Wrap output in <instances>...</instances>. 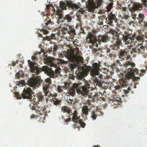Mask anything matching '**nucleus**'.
Wrapping results in <instances>:
<instances>
[{
    "label": "nucleus",
    "instance_id": "1",
    "mask_svg": "<svg viewBox=\"0 0 147 147\" xmlns=\"http://www.w3.org/2000/svg\"><path fill=\"white\" fill-rule=\"evenodd\" d=\"M122 39L125 45H128L131 43L132 41H135L136 42L138 41L142 42L141 43L136 45L131 50V54H133V52L138 54H143L144 52L145 48L147 46V41H144V36L143 35H140L134 33L133 34L129 33L127 32H125L123 34Z\"/></svg>",
    "mask_w": 147,
    "mask_h": 147
},
{
    "label": "nucleus",
    "instance_id": "2",
    "mask_svg": "<svg viewBox=\"0 0 147 147\" xmlns=\"http://www.w3.org/2000/svg\"><path fill=\"white\" fill-rule=\"evenodd\" d=\"M28 62L31 72L34 73L35 75H38L41 71H43L48 76H50V78H54L57 77V75L60 73V68L57 66L55 67L56 69L54 71L52 68L47 66H44L41 68L40 67L39 65H36L37 64L35 62H33L30 60H28Z\"/></svg>",
    "mask_w": 147,
    "mask_h": 147
},
{
    "label": "nucleus",
    "instance_id": "3",
    "mask_svg": "<svg viewBox=\"0 0 147 147\" xmlns=\"http://www.w3.org/2000/svg\"><path fill=\"white\" fill-rule=\"evenodd\" d=\"M128 69V72L125 75V78H122L121 79L123 86L129 85L130 87L133 84L134 82L136 80V79H138L140 78L139 77H137L135 76V73L141 77L146 73V70L144 69H142L140 71H139L138 69H136L132 72H131L132 70L131 68L129 69Z\"/></svg>",
    "mask_w": 147,
    "mask_h": 147
},
{
    "label": "nucleus",
    "instance_id": "4",
    "mask_svg": "<svg viewBox=\"0 0 147 147\" xmlns=\"http://www.w3.org/2000/svg\"><path fill=\"white\" fill-rule=\"evenodd\" d=\"M16 95L17 98L19 99L22 98L23 99H29L31 103L33 102H35V101L36 100L40 102L44 98V96L41 93L39 92L35 95L33 94V92L30 88H24L21 95L18 92H16Z\"/></svg>",
    "mask_w": 147,
    "mask_h": 147
},
{
    "label": "nucleus",
    "instance_id": "5",
    "mask_svg": "<svg viewBox=\"0 0 147 147\" xmlns=\"http://www.w3.org/2000/svg\"><path fill=\"white\" fill-rule=\"evenodd\" d=\"M60 8L61 9H58L55 11L54 9L53 11V8L52 7L50 9L52 11L53 13H55L56 15L58 16L59 19L63 18V11L62 10H66L67 8L69 9L71 8L73 10H76L80 8V6L77 4L73 3L70 1H66V2L61 1L60 2Z\"/></svg>",
    "mask_w": 147,
    "mask_h": 147
},
{
    "label": "nucleus",
    "instance_id": "6",
    "mask_svg": "<svg viewBox=\"0 0 147 147\" xmlns=\"http://www.w3.org/2000/svg\"><path fill=\"white\" fill-rule=\"evenodd\" d=\"M80 53H81V51H79L78 48L76 49H71L67 50L66 56L67 59L71 62L82 61L83 58L80 55Z\"/></svg>",
    "mask_w": 147,
    "mask_h": 147
},
{
    "label": "nucleus",
    "instance_id": "7",
    "mask_svg": "<svg viewBox=\"0 0 147 147\" xmlns=\"http://www.w3.org/2000/svg\"><path fill=\"white\" fill-rule=\"evenodd\" d=\"M109 32L113 35L111 42L113 45L110 46V47L113 50H117L120 48V46L122 44V40L119 38V34L113 29H111Z\"/></svg>",
    "mask_w": 147,
    "mask_h": 147
},
{
    "label": "nucleus",
    "instance_id": "8",
    "mask_svg": "<svg viewBox=\"0 0 147 147\" xmlns=\"http://www.w3.org/2000/svg\"><path fill=\"white\" fill-rule=\"evenodd\" d=\"M45 63L51 67H56L60 66V65L67 64L68 63V61H65L61 59H55L54 58L49 57L45 59Z\"/></svg>",
    "mask_w": 147,
    "mask_h": 147
},
{
    "label": "nucleus",
    "instance_id": "9",
    "mask_svg": "<svg viewBox=\"0 0 147 147\" xmlns=\"http://www.w3.org/2000/svg\"><path fill=\"white\" fill-rule=\"evenodd\" d=\"M82 83L81 81L77 82V83H74L72 85L71 88L69 92H67V93L72 96L76 95V93L81 94L83 96V92L82 91Z\"/></svg>",
    "mask_w": 147,
    "mask_h": 147
},
{
    "label": "nucleus",
    "instance_id": "10",
    "mask_svg": "<svg viewBox=\"0 0 147 147\" xmlns=\"http://www.w3.org/2000/svg\"><path fill=\"white\" fill-rule=\"evenodd\" d=\"M84 1L88 2L87 6V9L88 11L94 12L96 9L100 7L102 4L103 0H83Z\"/></svg>",
    "mask_w": 147,
    "mask_h": 147
},
{
    "label": "nucleus",
    "instance_id": "11",
    "mask_svg": "<svg viewBox=\"0 0 147 147\" xmlns=\"http://www.w3.org/2000/svg\"><path fill=\"white\" fill-rule=\"evenodd\" d=\"M98 42V39H97L96 34V31L93 30L91 32H88L86 38V43L90 44L91 46L94 45L96 47H98L96 42Z\"/></svg>",
    "mask_w": 147,
    "mask_h": 147
},
{
    "label": "nucleus",
    "instance_id": "12",
    "mask_svg": "<svg viewBox=\"0 0 147 147\" xmlns=\"http://www.w3.org/2000/svg\"><path fill=\"white\" fill-rule=\"evenodd\" d=\"M91 69L90 66H87L86 64H84V66H82L80 68L79 71V74L76 75V77L79 81H81L84 79V78L86 77L87 75V73L89 72V69Z\"/></svg>",
    "mask_w": 147,
    "mask_h": 147
},
{
    "label": "nucleus",
    "instance_id": "13",
    "mask_svg": "<svg viewBox=\"0 0 147 147\" xmlns=\"http://www.w3.org/2000/svg\"><path fill=\"white\" fill-rule=\"evenodd\" d=\"M43 82L40 77L38 76L30 78L28 81V83L30 87H33L34 89L40 86Z\"/></svg>",
    "mask_w": 147,
    "mask_h": 147
},
{
    "label": "nucleus",
    "instance_id": "14",
    "mask_svg": "<svg viewBox=\"0 0 147 147\" xmlns=\"http://www.w3.org/2000/svg\"><path fill=\"white\" fill-rule=\"evenodd\" d=\"M81 81L82 83V91L83 92V96H86L87 95H89L90 89L91 90V85L92 83L90 80L88 81L85 79H83Z\"/></svg>",
    "mask_w": 147,
    "mask_h": 147
},
{
    "label": "nucleus",
    "instance_id": "15",
    "mask_svg": "<svg viewBox=\"0 0 147 147\" xmlns=\"http://www.w3.org/2000/svg\"><path fill=\"white\" fill-rule=\"evenodd\" d=\"M52 81L50 78L46 79L45 82L42 85V89L45 94V96H48L50 98V96L52 95V94L49 90L50 85L51 84Z\"/></svg>",
    "mask_w": 147,
    "mask_h": 147
},
{
    "label": "nucleus",
    "instance_id": "16",
    "mask_svg": "<svg viewBox=\"0 0 147 147\" xmlns=\"http://www.w3.org/2000/svg\"><path fill=\"white\" fill-rule=\"evenodd\" d=\"M38 101L36 100L34 102L31 103L33 104L32 105H30V108L32 110H35L37 113H39L40 115H42L44 113L43 111L45 110V106H43L42 105L40 104Z\"/></svg>",
    "mask_w": 147,
    "mask_h": 147
},
{
    "label": "nucleus",
    "instance_id": "17",
    "mask_svg": "<svg viewBox=\"0 0 147 147\" xmlns=\"http://www.w3.org/2000/svg\"><path fill=\"white\" fill-rule=\"evenodd\" d=\"M131 3L133 4L132 7H131L130 4L128 5V8L129 11L131 13H134L135 11L142 10L143 7L142 4L137 2H134L131 0Z\"/></svg>",
    "mask_w": 147,
    "mask_h": 147
},
{
    "label": "nucleus",
    "instance_id": "18",
    "mask_svg": "<svg viewBox=\"0 0 147 147\" xmlns=\"http://www.w3.org/2000/svg\"><path fill=\"white\" fill-rule=\"evenodd\" d=\"M127 49H121L118 52L119 57L122 60H129L130 59L129 55Z\"/></svg>",
    "mask_w": 147,
    "mask_h": 147
},
{
    "label": "nucleus",
    "instance_id": "19",
    "mask_svg": "<svg viewBox=\"0 0 147 147\" xmlns=\"http://www.w3.org/2000/svg\"><path fill=\"white\" fill-rule=\"evenodd\" d=\"M62 31L65 34L67 33L68 34H72V35L76 34L75 30L72 27L69 25L68 24H64L62 27Z\"/></svg>",
    "mask_w": 147,
    "mask_h": 147
},
{
    "label": "nucleus",
    "instance_id": "20",
    "mask_svg": "<svg viewBox=\"0 0 147 147\" xmlns=\"http://www.w3.org/2000/svg\"><path fill=\"white\" fill-rule=\"evenodd\" d=\"M101 65L100 64L97 63H95L93 64L92 68L91 67V69H89V71H90L92 72V76L94 77L96 75H98L99 71L101 70L100 67Z\"/></svg>",
    "mask_w": 147,
    "mask_h": 147
},
{
    "label": "nucleus",
    "instance_id": "21",
    "mask_svg": "<svg viewBox=\"0 0 147 147\" xmlns=\"http://www.w3.org/2000/svg\"><path fill=\"white\" fill-rule=\"evenodd\" d=\"M117 19L115 14L113 13L112 12H111L108 13L107 17L106 18L105 22L110 25L112 26L114 21L115 22L117 21Z\"/></svg>",
    "mask_w": 147,
    "mask_h": 147
},
{
    "label": "nucleus",
    "instance_id": "22",
    "mask_svg": "<svg viewBox=\"0 0 147 147\" xmlns=\"http://www.w3.org/2000/svg\"><path fill=\"white\" fill-rule=\"evenodd\" d=\"M97 76L99 75L98 77H96L94 80V82L96 83V85H98L99 87H102L103 86V83H104L105 81L102 80H103L105 77L102 74H99Z\"/></svg>",
    "mask_w": 147,
    "mask_h": 147
},
{
    "label": "nucleus",
    "instance_id": "23",
    "mask_svg": "<svg viewBox=\"0 0 147 147\" xmlns=\"http://www.w3.org/2000/svg\"><path fill=\"white\" fill-rule=\"evenodd\" d=\"M52 95L50 96V98L48 96H46L45 98L46 99L47 102H48L49 101H51V102H52L53 101V102L54 105L56 106H58L59 105H61V103L62 102L61 100L56 98H52V99H51V97H52L53 95V94H52Z\"/></svg>",
    "mask_w": 147,
    "mask_h": 147
},
{
    "label": "nucleus",
    "instance_id": "24",
    "mask_svg": "<svg viewBox=\"0 0 147 147\" xmlns=\"http://www.w3.org/2000/svg\"><path fill=\"white\" fill-rule=\"evenodd\" d=\"M110 38V37L107 35H99L98 38V42L100 44L101 42H108Z\"/></svg>",
    "mask_w": 147,
    "mask_h": 147
},
{
    "label": "nucleus",
    "instance_id": "25",
    "mask_svg": "<svg viewBox=\"0 0 147 147\" xmlns=\"http://www.w3.org/2000/svg\"><path fill=\"white\" fill-rule=\"evenodd\" d=\"M123 64L124 65H123V66L124 67L126 68H127L128 66L129 65H130V67H129L127 69V72H128V69L129 68H131L132 69V70L131 71V72H132L134 70H132L133 69H134V68L135 67V64L134 63H132L131 58L130 57V59L129 60H127L125 63H123Z\"/></svg>",
    "mask_w": 147,
    "mask_h": 147
},
{
    "label": "nucleus",
    "instance_id": "26",
    "mask_svg": "<svg viewBox=\"0 0 147 147\" xmlns=\"http://www.w3.org/2000/svg\"><path fill=\"white\" fill-rule=\"evenodd\" d=\"M73 16L72 14H68L64 16L62 21L63 22H65L68 24H69L73 22Z\"/></svg>",
    "mask_w": 147,
    "mask_h": 147
},
{
    "label": "nucleus",
    "instance_id": "27",
    "mask_svg": "<svg viewBox=\"0 0 147 147\" xmlns=\"http://www.w3.org/2000/svg\"><path fill=\"white\" fill-rule=\"evenodd\" d=\"M58 46L56 45V44L53 45V46H51L48 50L47 51V52L49 53L53 54L54 56L55 55V53L56 51L58 49Z\"/></svg>",
    "mask_w": 147,
    "mask_h": 147
},
{
    "label": "nucleus",
    "instance_id": "28",
    "mask_svg": "<svg viewBox=\"0 0 147 147\" xmlns=\"http://www.w3.org/2000/svg\"><path fill=\"white\" fill-rule=\"evenodd\" d=\"M61 110L63 113L66 112L69 115L70 114H72L71 113H72V110L66 106L62 107Z\"/></svg>",
    "mask_w": 147,
    "mask_h": 147
},
{
    "label": "nucleus",
    "instance_id": "29",
    "mask_svg": "<svg viewBox=\"0 0 147 147\" xmlns=\"http://www.w3.org/2000/svg\"><path fill=\"white\" fill-rule=\"evenodd\" d=\"M99 111H98L97 110H95L92 111L91 113V117L93 120H95L97 116L99 115L98 113Z\"/></svg>",
    "mask_w": 147,
    "mask_h": 147
},
{
    "label": "nucleus",
    "instance_id": "30",
    "mask_svg": "<svg viewBox=\"0 0 147 147\" xmlns=\"http://www.w3.org/2000/svg\"><path fill=\"white\" fill-rule=\"evenodd\" d=\"M91 108V107H90V108L89 109L87 106L85 105L84 106L82 109V113L86 116L87 115H88V111H90V109Z\"/></svg>",
    "mask_w": 147,
    "mask_h": 147
},
{
    "label": "nucleus",
    "instance_id": "31",
    "mask_svg": "<svg viewBox=\"0 0 147 147\" xmlns=\"http://www.w3.org/2000/svg\"><path fill=\"white\" fill-rule=\"evenodd\" d=\"M71 114H70V115H72V120L73 121H74L78 120L79 118L77 115L78 113H77V111L75 110L73 113L72 112Z\"/></svg>",
    "mask_w": 147,
    "mask_h": 147
},
{
    "label": "nucleus",
    "instance_id": "32",
    "mask_svg": "<svg viewBox=\"0 0 147 147\" xmlns=\"http://www.w3.org/2000/svg\"><path fill=\"white\" fill-rule=\"evenodd\" d=\"M86 12L84 9H80L78 10V13H77V17L79 18L80 16H82V15H86Z\"/></svg>",
    "mask_w": 147,
    "mask_h": 147
},
{
    "label": "nucleus",
    "instance_id": "33",
    "mask_svg": "<svg viewBox=\"0 0 147 147\" xmlns=\"http://www.w3.org/2000/svg\"><path fill=\"white\" fill-rule=\"evenodd\" d=\"M145 15L143 13H140L138 15V17L137 18L138 20H139V22H142L145 18Z\"/></svg>",
    "mask_w": 147,
    "mask_h": 147
},
{
    "label": "nucleus",
    "instance_id": "34",
    "mask_svg": "<svg viewBox=\"0 0 147 147\" xmlns=\"http://www.w3.org/2000/svg\"><path fill=\"white\" fill-rule=\"evenodd\" d=\"M80 62V61L76 62V61H74L72 62L73 63H69V65H70V66L69 67L70 69L72 71L77 66V63H75L74 62L78 63Z\"/></svg>",
    "mask_w": 147,
    "mask_h": 147
},
{
    "label": "nucleus",
    "instance_id": "35",
    "mask_svg": "<svg viewBox=\"0 0 147 147\" xmlns=\"http://www.w3.org/2000/svg\"><path fill=\"white\" fill-rule=\"evenodd\" d=\"M118 64H116V63H114L111 65L110 67L113 70H115L116 71H118L119 70V68L118 67Z\"/></svg>",
    "mask_w": 147,
    "mask_h": 147
},
{
    "label": "nucleus",
    "instance_id": "36",
    "mask_svg": "<svg viewBox=\"0 0 147 147\" xmlns=\"http://www.w3.org/2000/svg\"><path fill=\"white\" fill-rule=\"evenodd\" d=\"M64 85L66 89H67V90L68 91V92H69L70 90L71 89V87L72 86L71 84H70L69 83V82H65L64 83Z\"/></svg>",
    "mask_w": 147,
    "mask_h": 147
},
{
    "label": "nucleus",
    "instance_id": "37",
    "mask_svg": "<svg viewBox=\"0 0 147 147\" xmlns=\"http://www.w3.org/2000/svg\"><path fill=\"white\" fill-rule=\"evenodd\" d=\"M79 121H78L76 120L75 121H74V123L73 125V128L75 129L76 128H79L80 126V120H79Z\"/></svg>",
    "mask_w": 147,
    "mask_h": 147
},
{
    "label": "nucleus",
    "instance_id": "38",
    "mask_svg": "<svg viewBox=\"0 0 147 147\" xmlns=\"http://www.w3.org/2000/svg\"><path fill=\"white\" fill-rule=\"evenodd\" d=\"M16 77L18 78H22L23 76V73L22 71H19L17 72L15 76Z\"/></svg>",
    "mask_w": 147,
    "mask_h": 147
},
{
    "label": "nucleus",
    "instance_id": "39",
    "mask_svg": "<svg viewBox=\"0 0 147 147\" xmlns=\"http://www.w3.org/2000/svg\"><path fill=\"white\" fill-rule=\"evenodd\" d=\"M25 83V81L24 80H21L19 82H17V85L20 87L22 86Z\"/></svg>",
    "mask_w": 147,
    "mask_h": 147
},
{
    "label": "nucleus",
    "instance_id": "40",
    "mask_svg": "<svg viewBox=\"0 0 147 147\" xmlns=\"http://www.w3.org/2000/svg\"><path fill=\"white\" fill-rule=\"evenodd\" d=\"M120 85H117L115 86V89L116 90H119V89H121V88H122V87H123L124 86H122L123 84H122V80H121V81L120 82Z\"/></svg>",
    "mask_w": 147,
    "mask_h": 147
},
{
    "label": "nucleus",
    "instance_id": "41",
    "mask_svg": "<svg viewBox=\"0 0 147 147\" xmlns=\"http://www.w3.org/2000/svg\"><path fill=\"white\" fill-rule=\"evenodd\" d=\"M113 3H110L108 6L107 7V11H110L111 10L112 6Z\"/></svg>",
    "mask_w": 147,
    "mask_h": 147
},
{
    "label": "nucleus",
    "instance_id": "42",
    "mask_svg": "<svg viewBox=\"0 0 147 147\" xmlns=\"http://www.w3.org/2000/svg\"><path fill=\"white\" fill-rule=\"evenodd\" d=\"M115 63H116V64L118 65V66L119 65L121 67L123 66L124 65L123 63L121 64L119 60H117L116 61Z\"/></svg>",
    "mask_w": 147,
    "mask_h": 147
},
{
    "label": "nucleus",
    "instance_id": "43",
    "mask_svg": "<svg viewBox=\"0 0 147 147\" xmlns=\"http://www.w3.org/2000/svg\"><path fill=\"white\" fill-rule=\"evenodd\" d=\"M131 89L129 86L127 90H124V92L126 94H128L129 91L131 90Z\"/></svg>",
    "mask_w": 147,
    "mask_h": 147
},
{
    "label": "nucleus",
    "instance_id": "44",
    "mask_svg": "<svg viewBox=\"0 0 147 147\" xmlns=\"http://www.w3.org/2000/svg\"><path fill=\"white\" fill-rule=\"evenodd\" d=\"M57 90L59 92H63V90L62 89L61 86H58L57 88Z\"/></svg>",
    "mask_w": 147,
    "mask_h": 147
},
{
    "label": "nucleus",
    "instance_id": "45",
    "mask_svg": "<svg viewBox=\"0 0 147 147\" xmlns=\"http://www.w3.org/2000/svg\"><path fill=\"white\" fill-rule=\"evenodd\" d=\"M76 77L73 74H70L69 76V78L74 80H75Z\"/></svg>",
    "mask_w": 147,
    "mask_h": 147
},
{
    "label": "nucleus",
    "instance_id": "46",
    "mask_svg": "<svg viewBox=\"0 0 147 147\" xmlns=\"http://www.w3.org/2000/svg\"><path fill=\"white\" fill-rule=\"evenodd\" d=\"M80 126H81V127L84 128L86 125L85 123L83 121H82V120H80Z\"/></svg>",
    "mask_w": 147,
    "mask_h": 147
},
{
    "label": "nucleus",
    "instance_id": "47",
    "mask_svg": "<svg viewBox=\"0 0 147 147\" xmlns=\"http://www.w3.org/2000/svg\"><path fill=\"white\" fill-rule=\"evenodd\" d=\"M50 24H51V20H49L48 21L47 23H45V24L46 25V28H48V27H50V26H49Z\"/></svg>",
    "mask_w": 147,
    "mask_h": 147
},
{
    "label": "nucleus",
    "instance_id": "48",
    "mask_svg": "<svg viewBox=\"0 0 147 147\" xmlns=\"http://www.w3.org/2000/svg\"><path fill=\"white\" fill-rule=\"evenodd\" d=\"M37 54H35L33 56H32V59L33 60H38L37 58L36 57Z\"/></svg>",
    "mask_w": 147,
    "mask_h": 147
},
{
    "label": "nucleus",
    "instance_id": "49",
    "mask_svg": "<svg viewBox=\"0 0 147 147\" xmlns=\"http://www.w3.org/2000/svg\"><path fill=\"white\" fill-rule=\"evenodd\" d=\"M44 39L45 40H50L52 39V38L50 36H47L44 37Z\"/></svg>",
    "mask_w": 147,
    "mask_h": 147
},
{
    "label": "nucleus",
    "instance_id": "50",
    "mask_svg": "<svg viewBox=\"0 0 147 147\" xmlns=\"http://www.w3.org/2000/svg\"><path fill=\"white\" fill-rule=\"evenodd\" d=\"M99 96L98 93H96L93 96V99L97 100V98H98Z\"/></svg>",
    "mask_w": 147,
    "mask_h": 147
},
{
    "label": "nucleus",
    "instance_id": "51",
    "mask_svg": "<svg viewBox=\"0 0 147 147\" xmlns=\"http://www.w3.org/2000/svg\"><path fill=\"white\" fill-rule=\"evenodd\" d=\"M42 31L43 34H47L48 33V31L47 30H45L44 28H42L41 30V31Z\"/></svg>",
    "mask_w": 147,
    "mask_h": 147
},
{
    "label": "nucleus",
    "instance_id": "52",
    "mask_svg": "<svg viewBox=\"0 0 147 147\" xmlns=\"http://www.w3.org/2000/svg\"><path fill=\"white\" fill-rule=\"evenodd\" d=\"M136 16L137 15L136 14H135L134 13H132L131 14V16H132V18L134 20L136 19Z\"/></svg>",
    "mask_w": 147,
    "mask_h": 147
},
{
    "label": "nucleus",
    "instance_id": "53",
    "mask_svg": "<svg viewBox=\"0 0 147 147\" xmlns=\"http://www.w3.org/2000/svg\"><path fill=\"white\" fill-rule=\"evenodd\" d=\"M107 17H106V15H102L100 16V20H103L105 19V20H106V18Z\"/></svg>",
    "mask_w": 147,
    "mask_h": 147
},
{
    "label": "nucleus",
    "instance_id": "54",
    "mask_svg": "<svg viewBox=\"0 0 147 147\" xmlns=\"http://www.w3.org/2000/svg\"><path fill=\"white\" fill-rule=\"evenodd\" d=\"M143 2L144 4L146 7L147 6V0H143Z\"/></svg>",
    "mask_w": 147,
    "mask_h": 147
},
{
    "label": "nucleus",
    "instance_id": "55",
    "mask_svg": "<svg viewBox=\"0 0 147 147\" xmlns=\"http://www.w3.org/2000/svg\"><path fill=\"white\" fill-rule=\"evenodd\" d=\"M127 10V8L126 7H123L121 8V10L124 11H126Z\"/></svg>",
    "mask_w": 147,
    "mask_h": 147
},
{
    "label": "nucleus",
    "instance_id": "56",
    "mask_svg": "<svg viewBox=\"0 0 147 147\" xmlns=\"http://www.w3.org/2000/svg\"><path fill=\"white\" fill-rule=\"evenodd\" d=\"M50 36H51V37L52 38V39H53L55 38V34H51Z\"/></svg>",
    "mask_w": 147,
    "mask_h": 147
},
{
    "label": "nucleus",
    "instance_id": "57",
    "mask_svg": "<svg viewBox=\"0 0 147 147\" xmlns=\"http://www.w3.org/2000/svg\"><path fill=\"white\" fill-rule=\"evenodd\" d=\"M71 121V119H70V118H69L67 119H66L65 120V122L66 123H67V122H68L69 121Z\"/></svg>",
    "mask_w": 147,
    "mask_h": 147
},
{
    "label": "nucleus",
    "instance_id": "58",
    "mask_svg": "<svg viewBox=\"0 0 147 147\" xmlns=\"http://www.w3.org/2000/svg\"><path fill=\"white\" fill-rule=\"evenodd\" d=\"M68 100H69V101L71 102H74L73 103V105H74L75 103V101H74L73 99H71L69 98V99Z\"/></svg>",
    "mask_w": 147,
    "mask_h": 147
},
{
    "label": "nucleus",
    "instance_id": "59",
    "mask_svg": "<svg viewBox=\"0 0 147 147\" xmlns=\"http://www.w3.org/2000/svg\"><path fill=\"white\" fill-rule=\"evenodd\" d=\"M38 36L43 38H44V37L43 36H42V34H41L40 33H38Z\"/></svg>",
    "mask_w": 147,
    "mask_h": 147
},
{
    "label": "nucleus",
    "instance_id": "60",
    "mask_svg": "<svg viewBox=\"0 0 147 147\" xmlns=\"http://www.w3.org/2000/svg\"><path fill=\"white\" fill-rule=\"evenodd\" d=\"M99 12L100 14H102L104 13V11H103L102 10H100Z\"/></svg>",
    "mask_w": 147,
    "mask_h": 147
},
{
    "label": "nucleus",
    "instance_id": "61",
    "mask_svg": "<svg viewBox=\"0 0 147 147\" xmlns=\"http://www.w3.org/2000/svg\"><path fill=\"white\" fill-rule=\"evenodd\" d=\"M67 100V102L69 104V105H71L72 103L73 104V102H71L69 101L68 100Z\"/></svg>",
    "mask_w": 147,
    "mask_h": 147
},
{
    "label": "nucleus",
    "instance_id": "62",
    "mask_svg": "<svg viewBox=\"0 0 147 147\" xmlns=\"http://www.w3.org/2000/svg\"><path fill=\"white\" fill-rule=\"evenodd\" d=\"M111 51V50L110 49H107V53H110Z\"/></svg>",
    "mask_w": 147,
    "mask_h": 147
},
{
    "label": "nucleus",
    "instance_id": "63",
    "mask_svg": "<svg viewBox=\"0 0 147 147\" xmlns=\"http://www.w3.org/2000/svg\"><path fill=\"white\" fill-rule=\"evenodd\" d=\"M61 87L62 88V89L63 90V89L65 90L66 89L65 87V85H64V86H61Z\"/></svg>",
    "mask_w": 147,
    "mask_h": 147
},
{
    "label": "nucleus",
    "instance_id": "64",
    "mask_svg": "<svg viewBox=\"0 0 147 147\" xmlns=\"http://www.w3.org/2000/svg\"><path fill=\"white\" fill-rule=\"evenodd\" d=\"M144 26L145 27H147V23H145V22L144 25Z\"/></svg>",
    "mask_w": 147,
    "mask_h": 147
}]
</instances>
